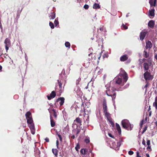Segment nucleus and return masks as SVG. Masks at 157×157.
I'll use <instances>...</instances> for the list:
<instances>
[{
	"instance_id": "nucleus-1",
	"label": "nucleus",
	"mask_w": 157,
	"mask_h": 157,
	"mask_svg": "<svg viewBox=\"0 0 157 157\" xmlns=\"http://www.w3.org/2000/svg\"><path fill=\"white\" fill-rule=\"evenodd\" d=\"M121 71L119 74V76L115 78L110 83H108L105 86L106 88L105 92L106 94L109 96H111L112 99L115 98L116 94L114 93L115 90H118L117 87V84H120L122 82V77L124 79V82H126L128 79V75L126 73L121 69Z\"/></svg>"
},
{
	"instance_id": "nucleus-2",
	"label": "nucleus",
	"mask_w": 157,
	"mask_h": 157,
	"mask_svg": "<svg viewBox=\"0 0 157 157\" xmlns=\"http://www.w3.org/2000/svg\"><path fill=\"white\" fill-rule=\"evenodd\" d=\"M25 116L31 133L34 134L35 133V127L31 113L28 112L25 114Z\"/></svg>"
},
{
	"instance_id": "nucleus-3",
	"label": "nucleus",
	"mask_w": 157,
	"mask_h": 157,
	"mask_svg": "<svg viewBox=\"0 0 157 157\" xmlns=\"http://www.w3.org/2000/svg\"><path fill=\"white\" fill-rule=\"evenodd\" d=\"M121 142L122 140H120L119 141H117L115 139L114 140H111L109 143L110 147L115 150H118L121 144Z\"/></svg>"
},
{
	"instance_id": "nucleus-4",
	"label": "nucleus",
	"mask_w": 157,
	"mask_h": 157,
	"mask_svg": "<svg viewBox=\"0 0 157 157\" xmlns=\"http://www.w3.org/2000/svg\"><path fill=\"white\" fill-rule=\"evenodd\" d=\"M121 124L124 128L128 130H131L133 127V125H131L127 119L123 120L121 121Z\"/></svg>"
},
{
	"instance_id": "nucleus-5",
	"label": "nucleus",
	"mask_w": 157,
	"mask_h": 157,
	"mask_svg": "<svg viewBox=\"0 0 157 157\" xmlns=\"http://www.w3.org/2000/svg\"><path fill=\"white\" fill-rule=\"evenodd\" d=\"M4 43L5 45V48L6 50V52H7L9 49V48L11 45L10 39L8 38H6L5 40Z\"/></svg>"
},
{
	"instance_id": "nucleus-6",
	"label": "nucleus",
	"mask_w": 157,
	"mask_h": 157,
	"mask_svg": "<svg viewBox=\"0 0 157 157\" xmlns=\"http://www.w3.org/2000/svg\"><path fill=\"white\" fill-rule=\"evenodd\" d=\"M104 115L106 117L107 120L109 121V123L112 124L113 125L114 124L113 122V121L111 117V115L109 113L108 111L104 113Z\"/></svg>"
},
{
	"instance_id": "nucleus-7",
	"label": "nucleus",
	"mask_w": 157,
	"mask_h": 157,
	"mask_svg": "<svg viewBox=\"0 0 157 157\" xmlns=\"http://www.w3.org/2000/svg\"><path fill=\"white\" fill-rule=\"evenodd\" d=\"M144 77L145 79L146 80L152 79L153 78L152 76L150 73L148 71H146L144 74Z\"/></svg>"
},
{
	"instance_id": "nucleus-8",
	"label": "nucleus",
	"mask_w": 157,
	"mask_h": 157,
	"mask_svg": "<svg viewBox=\"0 0 157 157\" xmlns=\"http://www.w3.org/2000/svg\"><path fill=\"white\" fill-rule=\"evenodd\" d=\"M48 111L50 113V117H52V116L53 115L55 118L57 117V114L55 110L54 109L50 108L48 109Z\"/></svg>"
},
{
	"instance_id": "nucleus-9",
	"label": "nucleus",
	"mask_w": 157,
	"mask_h": 157,
	"mask_svg": "<svg viewBox=\"0 0 157 157\" xmlns=\"http://www.w3.org/2000/svg\"><path fill=\"white\" fill-rule=\"evenodd\" d=\"M152 44L150 41L148 40L146 42V45L145 46L146 49H147L148 48L150 49L152 48Z\"/></svg>"
},
{
	"instance_id": "nucleus-10",
	"label": "nucleus",
	"mask_w": 157,
	"mask_h": 157,
	"mask_svg": "<svg viewBox=\"0 0 157 157\" xmlns=\"http://www.w3.org/2000/svg\"><path fill=\"white\" fill-rule=\"evenodd\" d=\"M56 95V94L54 91H52L50 95H48L47 96V98L48 100H51L52 98H54Z\"/></svg>"
},
{
	"instance_id": "nucleus-11",
	"label": "nucleus",
	"mask_w": 157,
	"mask_h": 157,
	"mask_svg": "<svg viewBox=\"0 0 157 157\" xmlns=\"http://www.w3.org/2000/svg\"><path fill=\"white\" fill-rule=\"evenodd\" d=\"M74 90L75 91L77 95H81L82 94V92L81 91L79 87L77 86L75 88Z\"/></svg>"
},
{
	"instance_id": "nucleus-12",
	"label": "nucleus",
	"mask_w": 157,
	"mask_h": 157,
	"mask_svg": "<svg viewBox=\"0 0 157 157\" xmlns=\"http://www.w3.org/2000/svg\"><path fill=\"white\" fill-rule=\"evenodd\" d=\"M103 113L107 111V108L106 103V102L105 101H104L103 103Z\"/></svg>"
},
{
	"instance_id": "nucleus-13",
	"label": "nucleus",
	"mask_w": 157,
	"mask_h": 157,
	"mask_svg": "<svg viewBox=\"0 0 157 157\" xmlns=\"http://www.w3.org/2000/svg\"><path fill=\"white\" fill-rule=\"evenodd\" d=\"M147 33L146 32H142L140 33V39L143 40L144 39L145 36L146 35V34Z\"/></svg>"
},
{
	"instance_id": "nucleus-14",
	"label": "nucleus",
	"mask_w": 157,
	"mask_h": 157,
	"mask_svg": "<svg viewBox=\"0 0 157 157\" xmlns=\"http://www.w3.org/2000/svg\"><path fill=\"white\" fill-rule=\"evenodd\" d=\"M59 104L60 105H62L64 101V98H58L57 100V101H59Z\"/></svg>"
},
{
	"instance_id": "nucleus-15",
	"label": "nucleus",
	"mask_w": 157,
	"mask_h": 157,
	"mask_svg": "<svg viewBox=\"0 0 157 157\" xmlns=\"http://www.w3.org/2000/svg\"><path fill=\"white\" fill-rule=\"evenodd\" d=\"M74 123L75 124H76V123H77V124H77L78 125H81L82 124L81 121L79 117H77L76 119L74 121Z\"/></svg>"
},
{
	"instance_id": "nucleus-16",
	"label": "nucleus",
	"mask_w": 157,
	"mask_h": 157,
	"mask_svg": "<svg viewBox=\"0 0 157 157\" xmlns=\"http://www.w3.org/2000/svg\"><path fill=\"white\" fill-rule=\"evenodd\" d=\"M154 21L152 20H151L148 23V25L150 28H152L154 27Z\"/></svg>"
},
{
	"instance_id": "nucleus-17",
	"label": "nucleus",
	"mask_w": 157,
	"mask_h": 157,
	"mask_svg": "<svg viewBox=\"0 0 157 157\" xmlns=\"http://www.w3.org/2000/svg\"><path fill=\"white\" fill-rule=\"evenodd\" d=\"M128 56L127 55H124L120 57V60L122 61H124L128 59Z\"/></svg>"
},
{
	"instance_id": "nucleus-18",
	"label": "nucleus",
	"mask_w": 157,
	"mask_h": 157,
	"mask_svg": "<svg viewBox=\"0 0 157 157\" xmlns=\"http://www.w3.org/2000/svg\"><path fill=\"white\" fill-rule=\"evenodd\" d=\"M154 11L155 10L153 9L149 10V15L150 17H154L155 15Z\"/></svg>"
},
{
	"instance_id": "nucleus-19",
	"label": "nucleus",
	"mask_w": 157,
	"mask_h": 157,
	"mask_svg": "<svg viewBox=\"0 0 157 157\" xmlns=\"http://www.w3.org/2000/svg\"><path fill=\"white\" fill-rule=\"evenodd\" d=\"M156 0H149V3L151 6H155L156 4Z\"/></svg>"
},
{
	"instance_id": "nucleus-20",
	"label": "nucleus",
	"mask_w": 157,
	"mask_h": 157,
	"mask_svg": "<svg viewBox=\"0 0 157 157\" xmlns=\"http://www.w3.org/2000/svg\"><path fill=\"white\" fill-rule=\"evenodd\" d=\"M116 127L117 130L119 133V134L121 133V129L120 126L117 123H116Z\"/></svg>"
},
{
	"instance_id": "nucleus-21",
	"label": "nucleus",
	"mask_w": 157,
	"mask_h": 157,
	"mask_svg": "<svg viewBox=\"0 0 157 157\" xmlns=\"http://www.w3.org/2000/svg\"><path fill=\"white\" fill-rule=\"evenodd\" d=\"M87 151V150L86 149H82L81 150L80 152L83 155H86Z\"/></svg>"
},
{
	"instance_id": "nucleus-22",
	"label": "nucleus",
	"mask_w": 157,
	"mask_h": 157,
	"mask_svg": "<svg viewBox=\"0 0 157 157\" xmlns=\"http://www.w3.org/2000/svg\"><path fill=\"white\" fill-rule=\"evenodd\" d=\"M153 106L157 110V96L155 98V101L153 103Z\"/></svg>"
},
{
	"instance_id": "nucleus-23",
	"label": "nucleus",
	"mask_w": 157,
	"mask_h": 157,
	"mask_svg": "<svg viewBox=\"0 0 157 157\" xmlns=\"http://www.w3.org/2000/svg\"><path fill=\"white\" fill-rule=\"evenodd\" d=\"M52 152L56 156L58 155V151L56 149H52Z\"/></svg>"
},
{
	"instance_id": "nucleus-24",
	"label": "nucleus",
	"mask_w": 157,
	"mask_h": 157,
	"mask_svg": "<svg viewBox=\"0 0 157 157\" xmlns=\"http://www.w3.org/2000/svg\"><path fill=\"white\" fill-rule=\"evenodd\" d=\"M51 120V127H53L55 126V122L53 121L52 117H50Z\"/></svg>"
},
{
	"instance_id": "nucleus-25",
	"label": "nucleus",
	"mask_w": 157,
	"mask_h": 157,
	"mask_svg": "<svg viewBox=\"0 0 157 157\" xmlns=\"http://www.w3.org/2000/svg\"><path fill=\"white\" fill-rule=\"evenodd\" d=\"M144 70H147L149 68V66L148 64L147 63H145L144 64Z\"/></svg>"
},
{
	"instance_id": "nucleus-26",
	"label": "nucleus",
	"mask_w": 157,
	"mask_h": 157,
	"mask_svg": "<svg viewBox=\"0 0 157 157\" xmlns=\"http://www.w3.org/2000/svg\"><path fill=\"white\" fill-rule=\"evenodd\" d=\"M100 7L99 5L97 3H95L93 6V8L94 9H97L100 8Z\"/></svg>"
},
{
	"instance_id": "nucleus-27",
	"label": "nucleus",
	"mask_w": 157,
	"mask_h": 157,
	"mask_svg": "<svg viewBox=\"0 0 157 157\" xmlns=\"http://www.w3.org/2000/svg\"><path fill=\"white\" fill-rule=\"evenodd\" d=\"M50 19H53L55 18V14L54 13H51V14L49 16Z\"/></svg>"
},
{
	"instance_id": "nucleus-28",
	"label": "nucleus",
	"mask_w": 157,
	"mask_h": 157,
	"mask_svg": "<svg viewBox=\"0 0 157 157\" xmlns=\"http://www.w3.org/2000/svg\"><path fill=\"white\" fill-rule=\"evenodd\" d=\"M144 57H145L146 58L148 57L149 56V52H147L145 50H144Z\"/></svg>"
},
{
	"instance_id": "nucleus-29",
	"label": "nucleus",
	"mask_w": 157,
	"mask_h": 157,
	"mask_svg": "<svg viewBox=\"0 0 157 157\" xmlns=\"http://www.w3.org/2000/svg\"><path fill=\"white\" fill-rule=\"evenodd\" d=\"M58 84H59V86L60 90H61L62 89V84L61 82L60 81H59V80H58Z\"/></svg>"
},
{
	"instance_id": "nucleus-30",
	"label": "nucleus",
	"mask_w": 157,
	"mask_h": 157,
	"mask_svg": "<svg viewBox=\"0 0 157 157\" xmlns=\"http://www.w3.org/2000/svg\"><path fill=\"white\" fill-rule=\"evenodd\" d=\"M54 23L55 25V26H57L59 24V22L58 21V18H56L55 19V20Z\"/></svg>"
},
{
	"instance_id": "nucleus-31",
	"label": "nucleus",
	"mask_w": 157,
	"mask_h": 157,
	"mask_svg": "<svg viewBox=\"0 0 157 157\" xmlns=\"http://www.w3.org/2000/svg\"><path fill=\"white\" fill-rule=\"evenodd\" d=\"M65 46L66 47L68 48H70V43L69 42H66L65 44Z\"/></svg>"
},
{
	"instance_id": "nucleus-32",
	"label": "nucleus",
	"mask_w": 157,
	"mask_h": 157,
	"mask_svg": "<svg viewBox=\"0 0 157 157\" xmlns=\"http://www.w3.org/2000/svg\"><path fill=\"white\" fill-rule=\"evenodd\" d=\"M49 26L52 29H53L54 28V26L53 23L52 22H49Z\"/></svg>"
},
{
	"instance_id": "nucleus-33",
	"label": "nucleus",
	"mask_w": 157,
	"mask_h": 157,
	"mask_svg": "<svg viewBox=\"0 0 157 157\" xmlns=\"http://www.w3.org/2000/svg\"><path fill=\"white\" fill-rule=\"evenodd\" d=\"M85 142L86 143H88L90 142V139L89 137H86V138L85 139Z\"/></svg>"
},
{
	"instance_id": "nucleus-34",
	"label": "nucleus",
	"mask_w": 157,
	"mask_h": 157,
	"mask_svg": "<svg viewBox=\"0 0 157 157\" xmlns=\"http://www.w3.org/2000/svg\"><path fill=\"white\" fill-rule=\"evenodd\" d=\"M80 148V147L79 145L78 144L75 147V149L77 151H78V149H79Z\"/></svg>"
},
{
	"instance_id": "nucleus-35",
	"label": "nucleus",
	"mask_w": 157,
	"mask_h": 157,
	"mask_svg": "<svg viewBox=\"0 0 157 157\" xmlns=\"http://www.w3.org/2000/svg\"><path fill=\"white\" fill-rule=\"evenodd\" d=\"M100 29L101 31H103L104 32H105V28L103 27L100 28Z\"/></svg>"
},
{
	"instance_id": "nucleus-36",
	"label": "nucleus",
	"mask_w": 157,
	"mask_h": 157,
	"mask_svg": "<svg viewBox=\"0 0 157 157\" xmlns=\"http://www.w3.org/2000/svg\"><path fill=\"white\" fill-rule=\"evenodd\" d=\"M148 87V84H147L143 88V89H145V93H146L147 91V88Z\"/></svg>"
},
{
	"instance_id": "nucleus-37",
	"label": "nucleus",
	"mask_w": 157,
	"mask_h": 157,
	"mask_svg": "<svg viewBox=\"0 0 157 157\" xmlns=\"http://www.w3.org/2000/svg\"><path fill=\"white\" fill-rule=\"evenodd\" d=\"M122 26L123 28L124 29H128V27L124 24H122Z\"/></svg>"
},
{
	"instance_id": "nucleus-38",
	"label": "nucleus",
	"mask_w": 157,
	"mask_h": 157,
	"mask_svg": "<svg viewBox=\"0 0 157 157\" xmlns=\"http://www.w3.org/2000/svg\"><path fill=\"white\" fill-rule=\"evenodd\" d=\"M128 153L130 155H132L133 154L134 152L132 151H128Z\"/></svg>"
},
{
	"instance_id": "nucleus-39",
	"label": "nucleus",
	"mask_w": 157,
	"mask_h": 157,
	"mask_svg": "<svg viewBox=\"0 0 157 157\" xmlns=\"http://www.w3.org/2000/svg\"><path fill=\"white\" fill-rule=\"evenodd\" d=\"M147 144L148 146H150V141L149 140H147Z\"/></svg>"
},
{
	"instance_id": "nucleus-40",
	"label": "nucleus",
	"mask_w": 157,
	"mask_h": 157,
	"mask_svg": "<svg viewBox=\"0 0 157 157\" xmlns=\"http://www.w3.org/2000/svg\"><path fill=\"white\" fill-rule=\"evenodd\" d=\"M136 157H142L141 156H140L139 155V152L138 151H137L136 152Z\"/></svg>"
},
{
	"instance_id": "nucleus-41",
	"label": "nucleus",
	"mask_w": 157,
	"mask_h": 157,
	"mask_svg": "<svg viewBox=\"0 0 157 157\" xmlns=\"http://www.w3.org/2000/svg\"><path fill=\"white\" fill-rule=\"evenodd\" d=\"M147 149L149 151H151V146H148L147 148Z\"/></svg>"
},
{
	"instance_id": "nucleus-42",
	"label": "nucleus",
	"mask_w": 157,
	"mask_h": 157,
	"mask_svg": "<svg viewBox=\"0 0 157 157\" xmlns=\"http://www.w3.org/2000/svg\"><path fill=\"white\" fill-rule=\"evenodd\" d=\"M89 6L88 5L86 4L84 6V8L86 9H87L89 8Z\"/></svg>"
},
{
	"instance_id": "nucleus-43",
	"label": "nucleus",
	"mask_w": 157,
	"mask_h": 157,
	"mask_svg": "<svg viewBox=\"0 0 157 157\" xmlns=\"http://www.w3.org/2000/svg\"><path fill=\"white\" fill-rule=\"evenodd\" d=\"M102 71H103L102 69H100L99 71H98V75H100V74H101V73L102 72Z\"/></svg>"
},
{
	"instance_id": "nucleus-44",
	"label": "nucleus",
	"mask_w": 157,
	"mask_h": 157,
	"mask_svg": "<svg viewBox=\"0 0 157 157\" xmlns=\"http://www.w3.org/2000/svg\"><path fill=\"white\" fill-rule=\"evenodd\" d=\"M58 136L60 140L61 141L62 140V138L61 136L59 134H58Z\"/></svg>"
},
{
	"instance_id": "nucleus-45",
	"label": "nucleus",
	"mask_w": 157,
	"mask_h": 157,
	"mask_svg": "<svg viewBox=\"0 0 157 157\" xmlns=\"http://www.w3.org/2000/svg\"><path fill=\"white\" fill-rule=\"evenodd\" d=\"M142 144L143 145H144L145 146H146V143L145 140L143 139L142 141Z\"/></svg>"
},
{
	"instance_id": "nucleus-46",
	"label": "nucleus",
	"mask_w": 157,
	"mask_h": 157,
	"mask_svg": "<svg viewBox=\"0 0 157 157\" xmlns=\"http://www.w3.org/2000/svg\"><path fill=\"white\" fill-rule=\"evenodd\" d=\"M147 129V127H145V128H144V129L143 130V131L142 132V133H143L144 132H145L146 131V130Z\"/></svg>"
},
{
	"instance_id": "nucleus-47",
	"label": "nucleus",
	"mask_w": 157,
	"mask_h": 157,
	"mask_svg": "<svg viewBox=\"0 0 157 157\" xmlns=\"http://www.w3.org/2000/svg\"><path fill=\"white\" fill-rule=\"evenodd\" d=\"M56 145L57 147V148H58L59 141L58 140H56Z\"/></svg>"
},
{
	"instance_id": "nucleus-48",
	"label": "nucleus",
	"mask_w": 157,
	"mask_h": 157,
	"mask_svg": "<svg viewBox=\"0 0 157 157\" xmlns=\"http://www.w3.org/2000/svg\"><path fill=\"white\" fill-rule=\"evenodd\" d=\"M106 74H105L104 75H103V80H104L105 79H106Z\"/></svg>"
},
{
	"instance_id": "nucleus-49",
	"label": "nucleus",
	"mask_w": 157,
	"mask_h": 157,
	"mask_svg": "<svg viewBox=\"0 0 157 157\" xmlns=\"http://www.w3.org/2000/svg\"><path fill=\"white\" fill-rule=\"evenodd\" d=\"M45 140L47 142H48L49 141V139L48 138H46Z\"/></svg>"
},
{
	"instance_id": "nucleus-50",
	"label": "nucleus",
	"mask_w": 157,
	"mask_h": 157,
	"mask_svg": "<svg viewBox=\"0 0 157 157\" xmlns=\"http://www.w3.org/2000/svg\"><path fill=\"white\" fill-rule=\"evenodd\" d=\"M108 54H106L105 55H104L103 56V58L105 57H108Z\"/></svg>"
},
{
	"instance_id": "nucleus-51",
	"label": "nucleus",
	"mask_w": 157,
	"mask_h": 157,
	"mask_svg": "<svg viewBox=\"0 0 157 157\" xmlns=\"http://www.w3.org/2000/svg\"><path fill=\"white\" fill-rule=\"evenodd\" d=\"M155 58L156 59H157V54H155Z\"/></svg>"
},
{
	"instance_id": "nucleus-52",
	"label": "nucleus",
	"mask_w": 157,
	"mask_h": 157,
	"mask_svg": "<svg viewBox=\"0 0 157 157\" xmlns=\"http://www.w3.org/2000/svg\"><path fill=\"white\" fill-rule=\"evenodd\" d=\"M109 135V136L110 137H112L113 138V136H112V135L110 134V133H109L108 134Z\"/></svg>"
},
{
	"instance_id": "nucleus-53",
	"label": "nucleus",
	"mask_w": 157,
	"mask_h": 157,
	"mask_svg": "<svg viewBox=\"0 0 157 157\" xmlns=\"http://www.w3.org/2000/svg\"><path fill=\"white\" fill-rule=\"evenodd\" d=\"M71 138L72 139H74L75 138V136L73 135L71 136Z\"/></svg>"
},
{
	"instance_id": "nucleus-54",
	"label": "nucleus",
	"mask_w": 157,
	"mask_h": 157,
	"mask_svg": "<svg viewBox=\"0 0 157 157\" xmlns=\"http://www.w3.org/2000/svg\"><path fill=\"white\" fill-rule=\"evenodd\" d=\"M146 155L147 157H150V156H149V154H147V153L146 154Z\"/></svg>"
},
{
	"instance_id": "nucleus-55",
	"label": "nucleus",
	"mask_w": 157,
	"mask_h": 157,
	"mask_svg": "<svg viewBox=\"0 0 157 157\" xmlns=\"http://www.w3.org/2000/svg\"><path fill=\"white\" fill-rule=\"evenodd\" d=\"M63 72L64 74L65 73V71L64 69H63V70L62 73H63Z\"/></svg>"
},
{
	"instance_id": "nucleus-56",
	"label": "nucleus",
	"mask_w": 157,
	"mask_h": 157,
	"mask_svg": "<svg viewBox=\"0 0 157 157\" xmlns=\"http://www.w3.org/2000/svg\"><path fill=\"white\" fill-rule=\"evenodd\" d=\"M151 109V106H150L149 107L148 111L150 110Z\"/></svg>"
},
{
	"instance_id": "nucleus-57",
	"label": "nucleus",
	"mask_w": 157,
	"mask_h": 157,
	"mask_svg": "<svg viewBox=\"0 0 157 157\" xmlns=\"http://www.w3.org/2000/svg\"><path fill=\"white\" fill-rule=\"evenodd\" d=\"M2 67L0 65V70H1L2 69Z\"/></svg>"
},
{
	"instance_id": "nucleus-58",
	"label": "nucleus",
	"mask_w": 157,
	"mask_h": 157,
	"mask_svg": "<svg viewBox=\"0 0 157 157\" xmlns=\"http://www.w3.org/2000/svg\"><path fill=\"white\" fill-rule=\"evenodd\" d=\"M0 28H1V29H2V25H0Z\"/></svg>"
},
{
	"instance_id": "nucleus-59",
	"label": "nucleus",
	"mask_w": 157,
	"mask_h": 157,
	"mask_svg": "<svg viewBox=\"0 0 157 157\" xmlns=\"http://www.w3.org/2000/svg\"><path fill=\"white\" fill-rule=\"evenodd\" d=\"M128 86H129L128 84H127L124 87H125L126 86V87H125V88H126L127 87H128Z\"/></svg>"
},
{
	"instance_id": "nucleus-60",
	"label": "nucleus",
	"mask_w": 157,
	"mask_h": 157,
	"mask_svg": "<svg viewBox=\"0 0 157 157\" xmlns=\"http://www.w3.org/2000/svg\"><path fill=\"white\" fill-rule=\"evenodd\" d=\"M128 14H127L126 15V17H128Z\"/></svg>"
},
{
	"instance_id": "nucleus-61",
	"label": "nucleus",
	"mask_w": 157,
	"mask_h": 157,
	"mask_svg": "<svg viewBox=\"0 0 157 157\" xmlns=\"http://www.w3.org/2000/svg\"><path fill=\"white\" fill-rule=\"evenodd\" d=\"M85 88L86 89H87L88 88V86H86L85 87Z\"/></svg>"
},
{
	"instance_id": "nucleus-62",
	"label": "nucleus",
	"mask_w": 157,
	"mask_h": 157,
	"mask_svg": "<svg viewBox=\"0 0 157 157\" xmlns=\"http://www.w3.org/2000/svg\"><path fill=\"white\" fill-rule=\"evenodd\" d=\"M2 25L1 22V21H0V25Z\"/></svg>"
},
{
	"instance_id": "nucleus-63",
	"label": "nucleus",
	"mask_w": 157,
	"mask_h": 157,
	"mask_svg": "<svg viewBox=\"0 0 157 157\" xmlns=\"http://www.w3.org/2000/svg\"><path fill=\"white\" fill-rule=\"evenodd\" d=\"M80 80V78H79V79H78V80L79 81Z\"/></svg>"
},
{
	"instance_id": "nucleus-64",
	"label": "nucleus",
	"mask_w": 157,
	"mask_h": 157,
	"mask_svg": "<svg viewBox=\"0 0 157 157\" xmlns=\"http://www.w3.org/2000/svg\"><path fill=\"white\" fill-rule=\"evenodd\" d=\"M151 113H150V114H149V116H151Z\"/></svg>"
}]
</instances>
